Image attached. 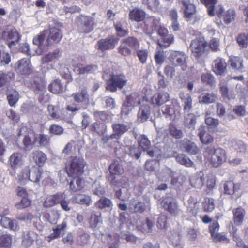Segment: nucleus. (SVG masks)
<instances>
[{"label":"nucleus","instance_id":"54","mask_svg":"<svg viewBox=\"0 0 248 248\" xmlns=\"http://www.w3.org/2000/svg\"><path fill=\"white\" fill-rule=\"evenodd\" d=\"M118 52L122 56L127 57L130 56L132 54V50L125 43L121 41L120 45L118 47Z\"/></svg>","mask_w":248,"mask_h":248},{"label":"nucleus","instance_id":"52","mask_svg":"<svg viewBox=\"0 0 248 248\" xmlns=\"http://www.w3.org/2000/svg\"><path fill=\"white\" fill-rule=\"evenodd\" d=\"M35 135L37 138V142L40 146L45 147L49 145L50 138L48 135L42 133L37 134L35 133Z\"/></svg>","mask_w":248,"mask_h":248},{"label":"nucleus","instance_id":"10","mask_svg":"<svg viewBox=\"0 0 248 248\" xmlns=\"http://www.w3.org/2000/svg\"><path fill=\"white\" fill-rule=\"evenodd\" d=\"M216 14L226 25L234 21L236 17V12L234 10L229 9L224 11V9L221 5H219L217 7Z\"/></svg>","mask_w":248,"mask_h":248},{"label":"nucleus","instance_id":"56","mask_svg":"<svg viewBox=\"0 0 248 248\" xmlns=\"http://www.w3.org/2000/svg\"><path fill=\"white\" fill-rule=\"evenodd\" d=\"M162 44L158 41L157 44L161 46L168 47L174 41V36L172 34H167L161 37Z\"/></svg>","mask_w":248,"mask_h":248},{"label":"nucleus","instance_id":"37","mask_svg":"<svg viewBox=\"0 0 248 248\" xmlns=\"http://www.w3.org/2000/svg\"><path fill=\"white\" fill-rule=\"evenodd\" d=\"M1 225L5 228L9 229L14 231L19 230V227L16 221L11 220L7 217H2L0 221Z\"/></svg>","mask_w":248,"mask_h":248},{"label":"nucleus","instance_id":"33","mask_svg":"<svg viewBox=\"0 0 248 248\" xmlns=\"http://www.w3.org/2000/svg\"><path fill=\"white\" fill-rule=\"evenodd\" d=\"M217 94L214 93H206L198 97L199 102L201 104H209L214 103L217 100Z\"/></svg>","mask_w":248,"mask_h":248},{"label":"nucleus","instance_id":"14","mask_svg":"<svg viewBox=\"0 0 248 248\" xmlns=\"http://www.w3.org/2000/svg\"><path fill=\"white\" fill-rule=\"evenodd\" d=\"M72 97L78 104L86 106L90 104V96L86 87H83L79 92L73 93Z\"/></svg>","mask_w":248,"mask_h":248},{"label":"nucleus","instance_id":"24","mask_svg":"<svg viewBox=\"0 0 248 248\" xmlns=\"http://www.w3.org/2000/svg\"><path fill=\"white\" fill-rule=\"evenodd\" d=\"M31 157L36 166L41 168L47 160L46 155L40 150H35L32 152Z\"/></svg>","mask_w":248,"mask_h":248},{"label":"nucleus","instance_id":"42","mask_svg":"<svg viewBox=\"0 0 248 248\" xmlns=\"http://www.w3.org/2000/svg\"><path fill=\"white\" fill-rule=\"evenodd\" d=\"M109 171L112 175H120L124 172V170L122 165L117 160H114L108 168Z\"/></svg>","mask_w":248,"mask_h":248},{"label":"nucleus","instance_id":"35","mask_svg":"<svg viewBox=\"0 0 248 248\" xmlns=\"http://www.w3.org/2000/svg\"><path fill=\"white\" fill-rule=\"evenodd\" d=\"M61 56V52L59 49L57 48L52 52H50L45 55L42 59V63H48L50 62L55 61L59 59Z\"/></svg>","mask_w":248,"mask_h":248},{"label":"nucleus","instance_id":"25","mask_svg":"<svg viewBox=\"0 0 248 248\" xmlns=\"http://www.w3.org/2000/svg\"><path fill=\"white\" fill-rule=\"evenodd\" d=\"M169 99V95L166 92L155 93L151 98V103L154 106H160Z\"/></svg>","mask_w":248,"mask_h":248},{"label":"nucleus","instance_id":"59","mask_svg":"<svg viewBox=\"0 0 248 248\" xmlns=\"http://www.w3.org/2000/svg\"><path fill=\"white\" fill-rule=\"evenodd\" d=\"M114 27L116 30L117 35L120 37H124L129 33L127 30L123 28L122 24L120 22L114 24Z\"/></svg>","mask_w":248,"mask_h":248},{"label":"nucleus","instance_id":"58","mask_svg":"<svg viewBox=\"0 0 248 248\" xmlns=\"http://www.w3.org/2000/svg\"><path fill=\"white\" fill-rule=\"evenodd\" d=\"M48 131L50 135H60L63 134L64 129L58 124H52L49 127Z\"/></svg>","mask_w":248,"mask_h":248},{"label":"nucleus","instance_id":"26","mask_svg":"<svg viewBox=\"0 0 248 248\" xmlns=\"http://www.w3.org/2000/svg\"><path fill=\"white\" fill-rule=\"evenodd\" d=\"M2 38L6 41L15 40L20 41L21 35L16 28H13L10 30H6L2 32Z\"/></svg>","mask_w":248,"mask_h":248},{"label":"nucleus","instance_id":"47","mask_svg":"<svg viewBox=\"0 0 248 248\" xmlns=\"http://www.w3.org/2000/svg\"><path fill=\"white\" fill-rule=\"evenodd\" d=\"M14 78L13 73L9 72L6 73L2 71H0V88L11 82Z\"/></svg>","mask_w":248,"mask_h":248},{"label":"nucleus","instance_id":"49","mask_svg":"<svg viewBox=\"0 0 248 248\" xmlns=\"http://www.w3.org/2000/svg\"><path fill=\"white\" fill-rule=\"evenodd\" d=\"M202 83L210 87L215 85L216 81L214 77L209 73H203L201 76Z\"/></svg>","mask_w":248,"mask_h":248},{"label":"nucleus","instance_id":"41","mask_svg":"<svg viewBox=\"0 0 248 248\" xmlns=\"http://www.w3.org/2000/svg\"><path fill=\"white\" fill-rule=\"evenodd\" d=\"M35 237L36 234L33 232H24L23 233L22 245L26 247H30L32 244Z\"/></svg>","mask_w":248,"mask_h":248},{"label":"nucleus","instance_id":"22","mask_svg":"<svg viewBox=\"0 0 248 248\" xmlns=\"http://www.w3.org/2000/svg\"><path fill=\"white\" fill-rule=\"evenodd\" d=\"M183 105L184 112H189L192 108V98L191 94L184 92H181L179 94Z\"/></svg>","mask_w":248,"mask_h":248},{"label":"nucleus","instance_id":"57","mask_svg":"<svg viewBox=\"0 0 248 248\" xmlns=\"http://www.w3.org/2000/svg\"><path fill=\"white\" fill-rule=\"evenodd\" d=\"M150 141L145 135L141 136L139 140V145L144 151H147L150 147Z\"/></svg>","mask_w":248,"mask_h":248},{"label":"nucleus","instance_id":"43","mask_svg":"<svg viewBox=\"0 0 248 248\" xmlns=\"http://www.w3.org/2000/svg\"><path fill=\"white\" fill-rule=\"evenodd\" d=\"M217 1L218 0H200L201 3L207 8L208 14L210 16H214L216 14L215 5Z\"/></svg>","mask_w":248,"mask_h":248},{"label":"nucleus","instance_id":"63","mask_svg":"<svg viewBox=\"0 0 248 248\" xmlns=\"http://www.w3.org/2000/svg\"><path fill=\"white\" fill-rule=\"evenodd\" d=\"M105 129V125L103 124L95 122L93 123L90 126V131L93 132H96L98 134L103 133V130Z\"/></svg>","mask_w":248,"mask_h":248},{"label":"nucleus","instance_id":"16","mask_svg":"<svg viewBox=\"0 0 248 248\" xmlns=\"http://www.w3.org/2000/svg\"><path fill=\"white\" fill-rule=\"evenodd\" d=\"M241 187L240 183L235 184L231 180L226 181L223 185L224 193L228 195H235L236 198L242 195Z\"/></svg>","mask_w":248,"mask_h":248},{"label":"nucleus","instance_id":"48","mask_svg":"<svg viewBox=\"0 0 248 248\" xmlns=\"http://www.w3.org/2000/svg\"><path fill=\"white\" fill-rule=\"evenodd\" d=\"M33 140H32L31 138L29 135H25L23 139L22 143L26 149H32L37 143V139L35 137V133L33 132Z\"/></svg>","mask_w":248,"mask_h":248},{"label":"nucleus","instance_id":"61","mask_svg":"<svg viewBox=\"0 0 248 248\" xmlns=\"http://www.w3.org/2000/svg\"><path fill=\"white\" fill-rule=\"evenodd\" d=\"M19 99V93L15 91L13 93L9 94L7 96L9 105L11 107H14Z\"/></svg>","mask_w":248,"mask_h":248},{"label":"nucleus","instance_id":"44","mask_svg":"<svg viewBox=\"0 0 248 248\" xmlns=\"http://www.w3.org/2000/svg\"><path fill=\"white\" fill-rule=\"evenodd\" d=\"M160 206L164 207L170 214L176 217L179 213L180 210L177 208L176 202H160Z\"/></svg>","mask_w":248,"mask_h":248},{"label":"nucleus","instance_id":"53","mask_svg":"<svg viewBox=\"0 0 248 248\" xmlns=\"http://www.w3.org/2000/svg\"><path fill=\"white\" fill-rule=\"evenodd\" d=\"M16 194L18 197L22 198L20 202H31L30 194L24 187L18 186L16 188Z\"/></svg>","mask_w":248,"mask_h":248},{"label":"nucleus","instance_id":"2","mask_svg":"<svg viewBox=\"0 0 248 248\" xmlns=\"http://www.w3.org/2000/svg\"><path fill=\"white\" fill-rule=\"evenodd\" d=\"M86 165L83 158L71 156L65 164V171L69 177L80 176L84 173Z\"/></svg>","mask_w":248,"mask_h":248},{"label":"nucleus","instance_id":"30","mask_svg":"<svg viewBox=\"0 0 248 248\" xmlns=\"http://www.w3.org/2000/svg\"><path fill=\"white\" fill-rule=\"evenodd\" d=\"M233 214V222L234 224L238 226H240L244 220L245 216V211L242 207H238L234 209L232 211Z\"/></svg>","mask_w":248,"mask_h":248},{"label":"nucleus","instance_id":"12","mask_svg":"<svg viewBox=\"0 0 248 248\" xmlns=\"http://www.w3.org/2000/svg\"><path fill=\"white\" fill-rule=\"evenodd\" d=\"M182 5L181 9L183 12V17L188 21L195 15L196 8L195 5L191 3L190 0H179Z\"/></svg>","mask_w":248,"mask_h":248},{"label":"nucleus","instance_id":"62","mask_svg":"<svg viewBox=\"0 0 248 248\" xmlns=\"http://www.w3.org/2000/svg\"><path fill=\"white\" fill-rule=\"evenodd\" d=\"M127 149L130 156L134 157L136 159L140 157L141 152L140 151L139 147L135 145L130 146L127 147Z\"/></svg>","mask_w":248,"mask_h":248},{"label":"nucleus","instance_id":"18","mask_svg":"<svg viewBox=\"0 0 248 248\" xmlns=\"http://www.w3.org/2000/svg\"><path fill=\"white\" fill-rule=\"evenodd\" d=\"M112 128L113 133L110 136L106 137L107 141L113 138L119 139L122 135L126 132L129 128L127 125L120 123L113 124Z\"/></svg>","mask_w":248,"mask_h":248},{"label":"nucleus","instance_id":"27","mask_svg":"<svg viewBox=\"0 0 248 248\" xmlns=\"http://www.w3.org/2000/svg\"><path fill=\"white\" fill-rule=\"evenodd\" d=\"M227 64L224 60L217 58L215 60L213 71L216 75H223L226 71Z\"/></svg>","mask_w":248,"mask_h":248},{"label":"nucleus","instance_id":"4","mask_svg":"<svg viewBox=\"0 0 248 248\" xmlns=\"http://www.w3.org/2000/svg\"><path fill=\"white\" fill-rule=\"evenodd\" d=\"M127 79L124 74H112L106 82V89L110 92H116L126 85Z\"/></svg>","mask_w":248,"mask_h":248},{"label":"nucleus","instance_id":"46","mask_svg":"<svg viewBox=\"0 0 248 248\" xmlns=\"http://www.w3.org/2000/svg\"><path fill=\"white\" fill-rule=\"evenodd\" d=\"M176 161L182 165L186 167H191L193 166V162L186 155L179 154L176 156Z\"/></svg>","mask_w":248,"mask_h":248},{"label":"nucleus","instance_id":"45","mask_svg":"<svg viewBox=\"0 0 248 248\" xmlns=\"http://www.w3.org/2000/svg\"><path fill=\"white\" fill-rule=\"evenodd\" d=\"M123 42L126 44L131 49H138L140 46L139 40L135 37L128 36L123 39Z\"/></svg>","mask_w":248,"mask_h":248},{"label":"nucleus","instance_id":"28","mask_svg":"<svg viewBox=\"0 0 248 248\" xmlns=\"http://www.w3.org/2000/svg\"><path fill=\"white\" fill-rule=\"evenodd\" d=\"M151 113L150 107L148 104H143L140 108L138 113V118L140 122L146 121Z\"/></svg>","mask_w":248,"mask_h":248},{"label":"nucleus","instance_id":"23","mask_svg":"<svg viewBox=\"0 0 248 248\" xmlns=\"http://www.w3.org/2000/svg\"><path fill=\"white\" fill-rule=\"evenodd\" d=\"M198 136L201 142L203 144L208 145L214 141V137L206 131V128L204 126H201L198 128Z\"/></svg>","mask_w":248,"mask_h":248},{"label":"nucleus","instance_id":"38","mask_svg":"<svg viewBox=\"0 0 248 248\" xmlns=\"http://www.w3.org/2000/svg\"><path fill=\"white\" fill-rule=\"evenodd\" d=\"M66 226L67 224L65 222H63L61 224L58 225L55 228L53 229V232L46 238L47 241L50 242L52 240L58 238L61 233L64 231Z\"/></svg>","mask_w":248,"mask_h":248},{"label":"nucleus","instance_id":"31","mask_svg":"<svg viewBox=\"0 0 248 248\" xmlns=\"http://www.w3.org/2000/svg\"><path fill=\"white\" fill-rule=\"evenodd\" d=\"M12 242V236L6 232L0 231V248H10Z\"/></svg>","mask_w":248,"mask_h":248},{"label":"nucleus","instance_id":"29","mask_svg":"<svg viewBox=\"0 0 248 248\" xmlns=\"http://www.w3.org/2000/svg\"><path fill=\"white\" fill-rule=\"evenodd\" d=\"M73 179L69 184L70 189L73 192H78L82 190L85 185V181L79 176L73 177Z\"/></svg>","mask_w":248,"mask_h":248},{"label":"nucleus","instance_id":"32","mask_svg":"<svg viewBox=\"0 0 248 248\" xmlns=\"http://www.w3.org/2000/svg\"><path fill=\"white\" fill-rule=\"evenodd\" d=\"M168 131L169 135L175 139H182L184 136L182 130L178 128L176 124L172 122L169 124Z\"/></svg>","mask_w":248,"mask_h":248},{"label":"nucleus","instance_id":"7","mask_svg":"<svg viewBox=\"0 0 248 248\" xmlns=\"http://www.w3.org/2000/svg\"><path fill=\"white\" fill-rule=\"evenodd\" d=\"M119 39L114 35H109L106 38L99 40L95 45V48L102 52L112 50L115 47Z\"/></svg>","mask_w":248,"mask_h":248},{"label":"nucleus","instance_id":"64","mask_svg":"<svg viewBox=\"0 0 248 248\" xmlns=\"http://www.w3.org/2000/svg\"><path fill=\"white\" fill-rule=\"evenodd\" d=\"M185 123L186 126L189 128H194L196 123V117L192 114H188Z\"/></svg>","mask_w":248,"mask_h":248},{"label":"nucleus","instance_id":"36","mask_svg":"<svg viewBox=\"0 0 248 248\" xmlns=\"http://www.w3.org/2000/svg\"><path fill=\"white\" fill-rule=\"evenodd\" d=\"M159 25L160 20L153 16L147 17L144 22L145 27L150 31L155 30Z\"/></svg>","mask_w":248,"mask_h":248},{"label":"nucleus","instance_id":"5","mask_svg":"<svg viewBox=\"0 0 248 248\" xmlns=\"http://www.w3.org/2000/svg\"><path fill=\"white\" fill-rule=\"evenodd\" d=\"M208 43L203 37H199L192 40L190 44V49L193 56L198 59L207 52Z\"/></svg>","mask_w":248,"mask_h":248},{"label":"nucleus","instance_id":"6","mask_svg":"<svg viewBox=\"0 0 248 248\" xmlns=\"http://www.w3.org/2000/svg\"><path fill=\"white\" fill-rule=\"evenodd\" d=\"M78 30L83 33H90L96 25L95 19L89 16L80 15L78 17Z\"/></svg>","mask_w":248,"mask_h":248},{"label":"nucleus","instance_id":"3","mask_svg":"<svg viewBox=\"0 0 248 248\" xmlns=\"http://www.w3.org/2000/svg\"><path fill=\"white\" fill-rule=\"evenodd\" d=\"M42 174L43 170L40 167L36 165L32 166L31 168L29 166H26L18 175V182L22 183L25 180H28L38 184L42 178Z\"/></svg>","mask_w":248,"mask_h":248},{"label":"nucleus","instance_id":"55","mask_svg":"<svg viewBox=\"0 0 248 248\" xmlns=\"http://www.w3.org/2000/svg\"><path fill=\"white\" fill-rule=\"evenodd\" d=\"M66 202L65 195L64 193L58 192L55 194L50 195L45 202Z\"/></svg>","mask_w":248,"mask_h":248},{"label":"nucleus","instance_id":"34","mask_svg":"<svg viewBox=\"0 0 248 248\" xmlns=\"http://www.w3.org/2000/svg\"><path fill=\"white\" fill-rule=\"evenodd\" d=\"M243 60L240 56H231L228 61V64L235 70H241L243 68Z\"/></svg>","mask_w":248,"mask_h":248},{"label":"nucleus","instance_id":"60","mask_svg":"<svg viewBox=\"0 0 248 248\" xmlns=\"http://www.w3.org/2000/svg\"><path fill=\"white\" fill-rule=\"evenodd\" d=\"M143 4L146 5L148 9L154 12L159 8L158 0H144Z\"/></svg>","mask_w":248,"mask_h":248},{"label":"nucleus","instance_id":"19","mask_svg":"<svg viewBox=\"0 0 248 248\" xmlns=\"http://www.w3.org/2000/svg\"><path fill=\"white\" fill-rule=\"evenodd\" d=\"M146 13L144 10L136 7L129 11L128 14L129 19L137 22H140L146 19Z\"/></svg>","mask_w":248,"mask_h":248},{"label":"nucleus","instance_id":"1","mask_svg":"<svg viewBox=\"0 0 248 248\" xmlns=\"http://www.w3.org/2000/svg\"><path fill=\"white\" fill-rule=\"evenodd\" d=\"M204 157L212 166L217 168L220 166L227 160L225 150L222 148H215L214 146H207L204 149Z\"/></svg>","mask_w":248,"mask_h":248},{"label":"nucleus","instance_id":"13","mask_svg":"<svg viewBox=\"0 0 248 248\" xmlns=\"http://www.w3.org/2000/svg\"><path fill=\"white\" fill-rule=\"evenodd\" d=\"M180 148L190 155H196L200 152V149L197 144L187 138L184 139L181 141Z\"/></svg>","mask_w":248,"mask_h":248},{"label":"nucleus","instance_id":"17","mask_svg":"<svg viewBox=\"0 0 248 248\" xmlns=\"http://www.w3.org/2000/svg\"><path fill=\"white\" fill-rule=\"evenodd\" d=\"M140 96L138 93L132 92L126 96L125 100L124 103V105L127 107H134L137 105H140L144 101L146 102H148V98L146 96H143L142 100L139 99Z\"/></svg>","mask_w":248,"mask_h":248},{"label":"nucleus","instance_id":"40","mask_svg":"<svg viewBox=\"0 0 248 248\" xmlns=\"http://www.w3.org/2000/svg\"><path fill=\"white\" fill-rule=\"evenodd\" d=\"M47 31L44 30L39 34L36 35L33 38V44L37 46L39 48L42 49L43 47H46V45L44 46V42L46 39Z\"/></svg>","mask_w":248,"mask_h":248},{"label":"nucleus","instance_id":"15","mask_svg":"<svg viewBox=\"0 0 248 248\" xmlns=\"http://www.w3.org/2000/svg\"><path fill=\"white\" fill-rule=\"evenodd\" d=\"M98 69V66L95 64L83 65L78 63L74 66V71L79 75L95 74Z\"/></svg>","mask_w":248,"mask_h":248},{"label":"nucleus","instance_id":"11","mask_svg":"<svg viewBox=\"0 0 248 248\" xmlns=\"http://www.w3.org/2000/svg\"><path fill=\"white\" fill-rule=\"evenodd\" d=\"M15 70L17 73L25 76L30 75L33 73L31 62L26 58L21 59L16 62Z\"/></svg>","mask_w":248,"mask_h":248},{"label":"nucleus","instance_id":"51","mask_svg":"<svg viewBox=\"0 0 248 248\" xmlns=\"http://www.w3.org/2000/svg\"><path fill=\"white\" fill-rule=\"evenodd\" d=\"M236 40L240 48H247L248 46V33H239L236 37Z\"/></svg>","mask_w":248,"mask_h":248},{"label":"nucleus","instance_id":"39","mask_svg":"<svg viewBox=\"0 0 248 248\" xmlns=\"http://www.w3.org/2000/svg\"><path fill=\"white\" fill-rule=\"evenodd\" d=\"M48 90L52 93L58 94L63 91V86L59 79L53 80L48 85Z\"/></svg>","mask_w":248,"mask_h":248},{"label":"nucleus","instance_id":"21","mask_svg":"<svg viewBox=\"0 0 248 248\" xmlns=\"http://www.w3.org/2000/svg\"><path fill=\"white\" fill-rule=\"evenodd\" d=\"M177 106L172 103L170 105H166L162 108L163 114L166 118H169L170 120L174 121L176 118V114L179 113L176 109Z\"/></svg>","mask_w":248,"mask_h":248},{"label":"nucleus","instance_id":"9","mask_svg":"<svg viewBox=\"0 0 248 248\" xmlns=\"http://www.w3.org/2000/svg\"><path fill=\"white\" fill-rule=\"evenodd\" d=\"M187 58L186 55L180 51H174L169 56L170 61L172 64L175 66H180L183 71L186 70L187 67Z\"/></svg>","mask_w":248,"mask_h":248},{"label":"nucleus","instance_id":"8","mask_svg":"<svg viewBox=\"0 0 248 248\" xmlns=\"http://www.w3.org/2000/svg\"><path fill=\"white\" fill-rule=\"evenodd\" d=\"M47 31L46 38V51L47 50L48 47L58 44L62 40L63 37L62 32L60 29L58 28L52 27H49Z\"/></svg>","mask_w":248,"mask_h":248},{"label":"nucleus","instance_id":"20","mask_svg":"<svg viewBox=\"0 0 248 248\" xmlns=\"http://www.w3.org/2000/svg\"><path fill=\"white\" fill-rule=\"evenodd\" d=\"M23 155L19 152L13 153L8 159V164L11 169L16 170L23 164Z\"/></svg>","mask_w":248,"mask_h":248},{"label":"nucleus","instance_id":"50","mask_svg":"<svg viewBox=\"0 0 248 248\" xmlns=\"http://www.w3.org/2000/svg\"><path fill=\"white\" fill-rule=\"evenodd\" d=\"M47 110L49 114L53 119H60L61 118L59 111L60 110L59 105L54 106L53 105H48L47 106Z\"/></svg>","mask_w":248,"mask_h":248}]
</instances>
